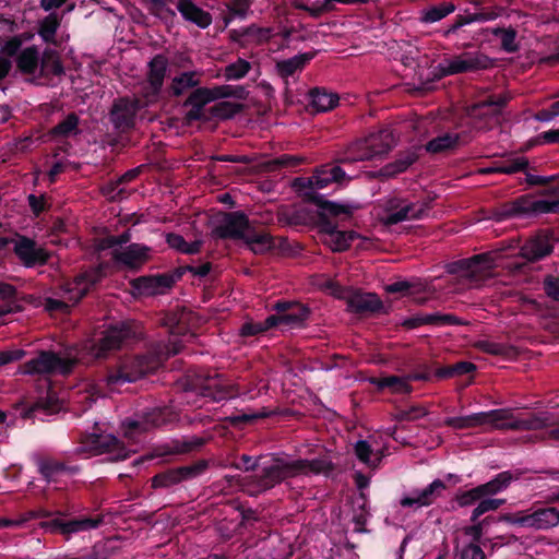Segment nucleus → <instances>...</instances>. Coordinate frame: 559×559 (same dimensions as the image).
<instances>
[{"label":"nucleus","mask_w":559,"mask_h":559,"mask_svg":"<svg viewBox=\"0 0 559 559\" xmlns=\"http://www.w3.org/2000/svg\"><path fill=\"white\" fill-rule=\"evenodd\" d=\"M333 468L331 461L322 457L316 460L274 459L263 468L261 488L269 489L280 481L299 475L328 473Z\"/></svg>","instance_id":"f257e3e1"},{"label":"nucleus","mask_w":559,"mask_h":559,"mask_svg":"<svg viewBox=\"0 0 559 559\" xmlns=\"http://www.w3.org/2000/svg\"><path fill=\"white\" fill-rule=\"evenodd\" d=\"M394 144L392 132L382 130L352 144L340 162L342 164H353L356 162L376 159L388 154Z\"/></svg>","instance_id":"f03ea898"},{"label":"nucleus","mask_w":559,"mask_h":559,"mask_svg":"<svg viewBox=\"0 0 559 559\" xmlns=\"http://www.w3.org/2000/svg\"><path fill=\"white\" fill-rule=\"evenodd\" d=\"M159 365L160 360L156 357L126 358L110 371L107 380L112 386L134 382L155 371Z\"/></svg>","instance_id":"7ed1b4c3"},{"label":"nucleus","mask_w":559,"mask_h":559,"mask_svg":"<svg viewBox=\"0 0 559 559\" xmlns=\"http://www.w3.org/2000/svg\"><path fill=\"white\" fill-rule=\"evenodd\" d=\"M100 277L102 273L99 269L78 276L63 288L62 299L47 298L45 308L49 311L67 309L69 305L76 304Z\"/></svg>","instance_id":"20e7f679"},{"label":"nucleus","mask_w":559,"mask_h":559,"mask_svg":"<svg viewBox=\"0 0 559 559\" xmlns=\"http://www.w3.org/2000/svg\"><path fill=\"white\" fill-rule=\"evenodd\" d=\"M352 179L341 166H324L318 169L310 178L300 183V192L305 197L316 200L318 190L329 187L331 183H344Z\"/></svg>","instance_id":"39448f33"},{"label":"nucleus","mask_w":559,"mask_h":559,"mask_svg":"<svg viewBox=\"0 0 559 559\" xmlns=\"http://www.w3.org/2000/svg\"><path fill=\"white\" fill-rule=\"evenodd\" d=\"M551 194H555L557 201L535 200L532 197H522L511 204L506 205L503 212L500 214L502 217L515 215H532L540 213L556 212L559 210V185L551 189Z\"/></svg>","instance_id":"423d86ee"},{"label":"nucleus","mask_w":559,"mask_h":559,"mask_svg":"<svg viewBox=\"0 0 559 559\" xmlns=\"http://www.w3.org/2000/svg\"><path fill=\"white\" fill-rule=\"evenodd\" d=\"M501 519L510 524L543 531L559 524V510L556 508H544L528 514H507Z\"/></svg>","instance_id":"0eeeda50"},{"label":"nucleus","mask_w":559,"mask_h":559,"mask_svg":"<svg viewBox=\"0 0 559 559\" xmlns=\"http://www.w3.org/2000/svg\"><path fill=\"white\" fill-rule=\"evenodd\" d=\"M74 364L75 359L73 358L60 357L51 352H43L37 357L24 364L23 372L27 374L67 373L72 369Z\"/></svg>","instance_id":"6e6552de"},{"label":"nucleus","mask_w":559,"mask_h":559,"mask_svg":"<svg viewBox=\"0 0 559 559\" xmlns=\"http://www.w3.org/2000/svg\"><path fill=\"white\" fill-rule=\"evenodd\" d=\"M493 61L481 52H464L440 64L441 75H451L468 71L486 70Z\"/></svg>","instance_id":"1a4fd4ad"},{"label":"nucleus","mask_w":559,"mask_h":559,"mask_svg":"<svg viewBox=\"0 0 559 559\" xmlns=\"http://www.w3.org/2000/svg\"><path fill=\"white\" fill-rule=\"evenodd\" d=\"M324 287L330 294L344 298L349 310L355 312L377 311L381 309L382 302L377 295L361 292H346L332 282H326Z\"/></svg>","instance_id":"9d476101"},{"label":"nucleus","mask_w":559,"mask_h":559,"mask_svg":"<svg viewBox=\"0 0 559 559\" xmlns=\"http://www.w3.org/2000/svg\"><path fill=\"white\" fill-rule=\"evenodd\" d=\"M251 229L245 214L240 212L223 214L216 222L213 234L219 238L245 239Z\"/></svg>","instance_id":"9b49d317"},{"label":"nucleus","mask_w":559,"mask_h":559,"mask_svg":"<svg viewBox=\"0 0 559 559\" xmlns=\"http://www.w3.org/2000/svg\"><path fill=\"white\" fill-rule=\"evenodd\" d=\"M130 334L131 331L126 324L115 325L105 332L97 345H92L85 349L91 357L103 358L107 352L119 348Z\"/></svg>","instance_id":"f8f14e48"},{"label":"nucleus","mask_w":559,"mask_h":559,"mask_svg":"<svg viewBox=\"0 0 559 559\" xmlns=\"http://www.w3.org/2000/svg\"><path fill=\"white\" fill-rule=\"evenodd\" d=\"M445 486L441 480H435L421 489H413L405 493L400 500V504L406 509L417 510L431 504L438 496L444 490Z\"/></svg>","instance_id":"ddd939ff"},{"label":"nucleus","mask_w":559,"mask_h":559,"mask_svg":"<svg viewBox=\"0 0 559 559\" xmlns=\"http://www.w3.org/2000/svg\"><path fill=\"white\" fill-rule=\"evenodd\" d=\"M318 233L321 241L332 251H344L359 236L353 231L338 230L329 221L318 222Z\"/></svg>","instance_id":"4468645a"},{"label":"nucleus","mask_w":559,"mask_h":559,"mask_svg":"<svg viewBox=\"0 0 559 559\" xmlns=\"http://www.w3.org/2000/svg\"><path fill=\"white\" fill-rule=\"evenodd\" d=\"M14 252L24 266L32 267L37 264H45L49 258L48 252L40 246L26 237H20L14 243Z\"/></svg>","instance_id":"2eb2a0df"},{"label":"nucleus","mask_w":559,"mask_h":559,"mask_svg":"<svg viewBox=\"0 0 559 559\" xmlns=\"http://www.w3.org/2000/svg\"><path fill=\"white\" fill-rule=\"evenodd\" d=\"M424 212L425 207L423 204L391 200L388 204L385 216L382 219L385 224H396L405 219L419 218Z\"/></svg>","instance_id":"dca6fc26"},{"label":"nucleus","mask_w":559,"mask_h":559,"mask_svg":"<svg viewBox=\"0 0 559 559\" xmlns=\"http://www.w3.org/2000/svg\"><path fill=\"white\" fill-rule=\"evenodd\" d=\"M481 427L486 429L519 430V417L508 408L481 412Z\"/></svg>","instance_id":"f3484780"},{"label":"nucleus","mask_w":559,"mask_h":559,"mask_svg":"<svg viewBox=\"0 0 559 559\" xmlns=\"http://www.w3.org/2000/svg\"><path fill=\"white\" fill-rule=\"evenodd\" d=\"M206 464L204 462H200L190 466H183L176 469L168 471L164 474L157 475L153 478V486L155 487H168L180 481L190 479L200 473H202L205 468Z\"/></svg>","instance_id":"a211bd4d"},{"label":"nucleus","mask_w":559,"mask_h":559,"mask_svg":"<svg viewBox=\"0 0 559 559\" xmlns=\"http://www.w3.org/2000/svg\"><path fill=\"white\" fill-rule=\"evenodd\" d=\"M384 452L385 447L374 436L357 441L355 444V453L358 460L372 467L381 462Z\"/></svg>","instance_id":"6ab92c4d"},{"label":"nucleus","mask_w":559,"mask_h":559,"mask_svg":"<svg viewBox=\"0 0 559 559\" xmlns=\"http://www.w3.org/2000/svg\"><path fill=\"white\" fill-rule=\"evenodd\" d=\"M173 285V278L167 275L141 277L133 281V287L140 295L153 296L165 294Z\"/></svg>","instance_id":"aec40b11"},{"label":"nucleus","mask_w":559,"mask_h":559,"mask_svg":"<svg viewBox=\"0 0 559 559\" xmlns=\"http://www.w3.org/2000/svg\"><path fill=\"white\" fill-rule=\"evenodd\" d=\"M138 110L135 102L130 99H119L114 104L110 112V119L119 129H127L132 126Z\"/></svg>","instance_id":"412c9836"},{"label":"nucleus","mask_w":559,"mask_h":559,"mask_svg":"<svg viewBox=\"0 0 559 559\" xmlns=\"http://www.w3.org/2000/svg\"><path fill=\"white\" fill-rule=\"evenodd\" d=\"M100 523V519H90L83 518L80 520H73L69 522H60L55 520L52 522H44L40 524L43 528L50 530L51 532L55 530H60V532L64 535H70L73 533L90 531L96 528Z\"/></svg>","instance_id":"4be33fe9"},{"label":"nucleus","mask_w":559,"mask_h":559,"mask_svg":"<svg viewBox=\"0 0 559 559\" xmlns=\"http://www.w3.org/2000/svg\"><path fill=\"white\" fill-rule=\"evenodd\" d=\"M506 100L502 97L496 99L480 102L471 107L468 114L474 119L488 118V121L484 127H491L492 122H498V116L501 112V108Z\"/></svg>","instance_id":"5701e85b"},{"label":"nucleus","mask_w":559,"mask_h":559,"mask_svg":"<svg viewBox=\"0 0 559 559\" xmlns=\"http://www.w3.org/2000/svg\"><path fill=\"white\" fill-rule=\"evenodd\" d=\"M195 388L200 390L202 395L210 396L213 400L231 396L228 393V385L217 374L199 377Z\"/></svg>","instance_id":"b1692460"},{"label":"nucleus","mask_w":559,"mask_h":559,"mask_svg":"<svg viewBox=\"0 0 559 559\" xmlns=\"http://www.w3.org/2000/svg\"><path fill=\"white\" fill-rule=\"evenodd\" d=\"M114 259L129 267H136L148 258V248L133 243L112 252Z\"/></svg>","instance_id":"393cba45"},{"label":"nucleus","mask_w":559,"mask_h":559,"mask_svg":"<svg viewBox=\"0 0 559 559\" xmlns=\"http://www.w3.org/2000/svg\"><path fill=\"white\" fill-rule=\"evenodd\" d=\"M168 61L165 57L155 56L148 63L147 84L152 95H157L166 76Z\"/></svg>","instance_id":"a878e982"},{"label":"nucleus","mask_w":559,"mask_h":559,"mask_svg":"<svg viewBox=\"0 0 559 559\" xmlns=\"http://www.w3.org/2000/svg\"><path fill=\"white\" fill-rule=\"evenodd\" d=\"M552 245L548 235L542 234L530 239L521 249V254L528 261H535L549 254Z\"/></svg>","instance_id":"bb28decb"},{"label":"nucleus","mask_w":559,"mask_h":559,"mask_svg":"<svg viewBox=\"0 0 559 559\" xmlns=\"http://www.w3.org/2000/svg\"><path fill=\"white\" fill-rule=\"evenodd\" d=\"M276 309L278 311L288 312L275 316L277 319V325H285L288 328L299 326L302 322L308 318V309L301 305H287V304H277Z\"/></svg>","instance_id":"cd10ccee"},{"label":"nucleus","mask_w":559,"mask_h":559,"mask_svg":"<svg viewBox=\"0 0 559 559\" xmlns=\"http://www.w3.org/2000/svg\"><path fill=\"white\" fill-rule=\"evenodd\" d=\"M177 9L187 21L201 28H206L212 23L210 13L197 7L192 0H178Z\"/></svg>","instance_id":"c85d7f7f"},{"label":"nucleus","mask_w":559,"mask_h":559,"mask_svg":"<svg viewBox=\"0 0 559 559\" xmlns=\"http://www.w3.org/2000/svg\"><path fill=\"white\" fill-rule=\"evenodd\" d=\"M177 9L187 21L201 28H206L212 23L210 13L197 7L192 0H178Z\"/></svg>","instance_id":"c756f323"},{"label":"nucleus","mask_w":559,"mask_h":559,"mask_svg":"<svg viewBox=\"0 0 559 559\" xmlns=\"http://www.w3.org/2000/svg\"><path fill=\"white\" fill-rule=\"evenodd\" d=\"M230 95L229 88L226 86H218L214 88H198L187 99L186 105L190 107H201L204 105L223 97Z\"/></svg>","instance_id":"7c9ffc66"},{"label":"nucleus","mask_w":559,"mask_h":559,"mask_svg":"<svg viewBox=\"0 0 559 559\" xmlns=\"http://www.w3.org/2000/svg\"><path fill=\"white\" fill-rule=\"evenodd\" d=\"M412 379H417V377L389 376L379 379H373L371 382L376 384L379 389H389L391 393L406 394L409 393L412 390V386L409 385V381Z\"/></svg>","instance_id":"2f4dec72"},{"label":"nucleus","mask_w":559,"mask_h":559,"mask_svg":"<svg viewBox=\"0 0 559 559\" xmlns=\"http://www.w3.org/2000/svg\"><path fill=\"white\" fill-rule=\"evenodd\" d=\"M316 204L320 207L319 222L328 221L329 216H350L354 207L348 204H341L318 198L314 200Z\"/></svg>","instance_id":"473e14b6"},{"label":"nucleus","mask_w":559,"mask_h":559,"mask_svg":"<svg viewBox=\"0 0 559 559\" xmlns=\"http://www.w3.org/2000/svg\"><path fill=\"white\" fill-rule=\"evenodd\" d=\"M16 67L23 74H34L38 68L39 52L35 46L23 49L16 56Z\"/></svg>","instance_id":"72a5a7b5"},{"label":"nucleus","mask_w":559,"mask_h":559,"mask_svg":"<svg viewBox=\"0 0 559 559\" xmlns=\"http://www.w3.org/2000/svg\"><path fill=\"white\" fill-rule=\"evenodd\" d=\"M460 145V136L455 133H445L432 139L426 144V151L431 154L445 153Z\"/></svg>","instance_id":"f704fd0d"},{"label":"nucleus","mask_w":559,"mask_h":559,"mask_svg":"<svg viewBox=\"0 0 559 559\" xmlns=\"http://www.w3.org/2000/svg\"><path fill=\"white\" fill-rule=\"evenodd\" d=\"M555 424L548 413L530 414L526 417H519V430H539Z\"/></svg>","instance_id":"c9c22d12"},{"label":"nucleus","mask_w":559,"mask_h":559,"mask_svg":"<svg viewBox=\"0 0 559 559\" xmlns=\"http://www.w3.org/2000/svg\"><path fill=\"white\" fill-rule=\"evenodd\" d=\"M313 58V53H301L293 58L278 61L276 68L282 76L293 75L295 72L301 70L305 64Z\"/></svg>","instance_id":"e433bc0d"},{"label":"nucleus","mask_w":559,"mask_h":559,"mask_svg":"<svg viewBox=\"0 0 559 559\" xmlns=\"http://www.w3.org/2000/svg\"><path fill=\"white\" fill-rule=\"evenodd\" d=\"M200 84V73L197 71L183 72L173 79L170 88L175 95H181Z\"/></svg>","instance_id":"4c0bfd02"},{"label":"nucleus","mask_w":559,"mask_h":559,"mask_svg":"<svg viewBox=\"0 0 559 559\" xmlns=\"http://www.w3.org/2000/svg\"><path fill=\"white\" fill-rule=\"evenodd\" d=\"M513 479L514 477L510 472H502L490 481L479 485V487L481 489L483 496L492 497L508 488Z\"/></svg>","instance_id":"58836bf2"},{"label":"nucleus","mask_w":559,"mask_h":559,"mask_svg":"<svg viewBox=\"0 0 559 559\" xmlns=\"http://www.w3.org/2000/svg\"><path fill=\"white\" fill-rule=\"evenodd\" d=\"M246 243L254 253H264L273 248L274 243L271 236L266 233H255L249 230L245 238Z\"/></svg>","instance_id":"ea45409f"},{"label":"nucleus","mask_w":559,"mask_h":559,"mask_svg":"<svg viewBox=\"0 0 559 559\" xmlns=\"http://www.w3.org/2000/svg\"><path fill=\"white\" fill-rule=\"evenodd\" d=\"M417 158L418 155L415 151L405 152L394 163L388 164L381 170V174L383 176H395L405 171Z\"/></svg>","instance_id":"a19ab883"},{"label":"nucleus","mask_w":559,"mask_h":559,"mask_svg":"<svg viewBox=\"0 0 559 559\" xmlns=\"http://www.w3.org/2000/svg\"><path fill=\"white\" fill-rule=\"evenodd\" d=\"M338 103L336 94L316 90L311 93V105L317 111L333 109Z\"/></svg>","instance_id":"79ce46f5"},{"label":"nucleus","mask_w":559,"mask_h":559,"mask_svg":"<svg viewBox=\"0 0 559 559\" xmlns=\"http://www.w3.org/2000/svg\"><path fill=\"white\" fill-rule=\"evenodd\" d=\"M40 72L43 75H61L63 67L55 50H46L41 58Z\"/></svg>","instance_id":"37998d69"},{"label":"nucleus","mask_w":559,"mask_h":559,"mask_svg":"<svg viewBox=\"0 0 559 559\" xmlns=\"http://www.w3.org/2000/svg\"><path fill=\"white\" fill-rule=\"evenodd\" d=\"M97 444L95 447V449L98 451V452H117V455L116 457L117 459H126L128 456V453L123 451L122 447L120 445V442L119 440L111 436V435H107V436H99L97 438Z\"/></svg>","instance_id":"c03bdc74"},{"label":"nucleus","mask_w":559,"mask_h":559,"mask_svg":"<svg viewBox=\"0 0 559 559\" xmlns=\"http://www.w3.org/2000/svg\"><path fill=\"white\" fill-rule=\"evenodd\" d=\"M167 243L178 250L179 252L193 254L199 252L201 247V241L195 240L193 242H187L182 236L176 234H168L166 236Z\"/></svg>","instance_id":"a18cd8bd"},{"label":"nucleus","mask_w":559,"mask_h":559,"mask_svg":"<svg viewBox=\"0 0 559 559\" xmlns=\"http://www.w3.org/2000/svg\"><path fill=\"white\" fill-rule=\"evenodd\" d=\"M167 421V417L165 412L156 408L153 409L150 414H147L143 421H131L128 424L129 428H141L142 430H147L151 427H156L165 424Z\"/></svg>","instance_id":"49530a36"},{"label":"nucleus","mask_w":559,"mask_h":559,"mask_svg":"<svg viewBox=\"0 0 559 559\" xmlns=\"http://www.w3.org/2000/svg\"><path fill=\"white\" fill-rule=\"evenodd\" d=\"M504 499L484 496V498L479 499L478 504L473 510L471 521L476 522L480 515H483L486 512L498 510L502 504H504Z\"/></svg>","instance_id":"de8ad7c7"},{"label":"nucleus","mask_w":559,"mask_h":559,"mask_svg":"<svg viewBox=\"0 0 559 559\" xmlns=\"http://www.w3.org/2000/svg\"><path fill=\"white\" fill-rule=\"evenodd\" d=\"M444 424L454 429H468L481 427V414L477 413L469 416L451 417L445 419Z\"/></svg>","instance_id":"09e8293b"},{"label":"nucleus","mask_w":559,"mask_h":559,"mask_svg":"<svg viewBox=\"0 0 559 559\" xmlns=\"http://www.w3.org/2000/svg\"><path fill=\"white\" fill-rule=\"evenodd\" d=\"M277 325V319L275 316H270L263 322H246L241 329L240 333L243 336L255 335L267 331L269 329Z\"/></svg>","instance_id":"8fccbe9b"},{"label":"nucleus","mask_w":559,"mask_h":559,"mask_svg":"<svg viewBox=\"0 0 559 559\" xmlns=\"http://www.w3.org/2000/svg\"><path fill=\"white\" fill-rule=\"evenodd\" d=\"M59 25L60 19L56 14H49L41 21L38 33L45 41H53Z\"/></svg>","instance_id":"3c124183"},{"label":"nucleus","mask_w":559,"mask_h":559,"mask_svg":"<svg viewBox=\"0 0 559 559\" xmlns=\"http://www.w3.org/2000/svg\"><path fill=\"white\" fill-rule=\"evenodd\" d=\"M454 11V5L451 3H443L438 7H432L423 12L421 21L425 23H435Z\"/></svg>","instance_id":"603ef678"},{"label":"nucleus","mask_w":559,"mask_h":559,"mask_svg":"<svg viewBox=\"0 0 559 559\" xmlns=\"http://www.w3.org/2000/svg\"><path fill=\"white\" fill-rule=\"evenodd\" d=\"M527 165L528 160L525 157L516 156L503 162L501 165L496 166L495 170H498L501 174H514L525 170Z\"/></svg>","instance_id":"864d4df0"},{"label":"nucleus","mask_w":559,"mask_h":559,"mask_svg":"<svg viewBox=\"0 0 559 559\" xmlns=\"http://www.w3.org/2000/svg\"><path fill=\"white\" fill-rule=\"evenodd\" d=\"M250 70V63L245 59H238L236 62L225 68V76L228 80H239Z\"/></svg>","instance_id":"5fc2aeb1"},{"label":"nucleus","mask_w":559,"mask_h":559,"mask_svg":"<svg viewBox=\"0 0 559 559\" xmlns=\"http://www.w3.org/2000/svg\"><path fill=\"white\" fill-rule=\"evenodd\" d=\"M32 38H33L32 34L13 36L4 41V44L1 47V51L5 55V57L10 58L17 53L23 41L29 40Z\"/></svg>","instance_id":"6e6d98bb"},{"label":"nucleus","mask_w":559,"mask_h":559,"mask_svg":"<svg viewBox=\"0 0 559 559\" xmlns=\"http://www.w3.org/2000/svg\"><path fill=\"white\" fill-rule=\"evenodd\" d=\"M240 110V105L230 102H222L211 108L215 118L227 119L236 115Z\"/></svg>","instance_id":"4d7b16f0"},{"label":"nucleus","mask_w":559,"mask_h":559,"mask_svg":"<svg viewBox=\"0 0 559 559\" xmlns=\"http://www.w3.org/2000/svg\"><path fill=\"white\" fill-rule=\"evenodd\" d=\"M466 267L473 273H483L492 267V260L488 255H477L466 262Z\"/></svg>","instance_id":"13d9d810"},{"label":"nucleus","mask_w":559,"mask_h":559,"mask_svg":"<svg viewBox=\"0 0 559 559\" xmlns=\"http://www.w3.org/2000/svg\"><path fill=\"white\" fill-rule=\"evenodd\" d=\"M271 414H273V412L266 411L265 408H263L259 412L243 413L241 415L231 416L228 419L234 425L241 424V423L248 424V423H253L258 419L269 417Z\"/></svg>","instance_id":"bf43d9fd"},{"label":"nucleus","mask_w":559,"mask_h":559,"mask_svg":"<svg viewBox=\"0 0 559 559\" xmlns=\"http://www.w3.org/2000/svg\"><path fill=\"white\" fill-rule=\"evenodd\" d=\"M481 498H484L481 489L479 486H477L473 489H469V490H466V491L460 493L456 497V502L460 507H468L476 502L478 503L479 499H481Z\"/></svg>","instance_id":"052dcab7"},{"label":"nucleus","mask_w":559,"mask_h":559,"mask_svg":"<svg viewBox=\"0 0 559 559\" xmlns=\"http://www.w3.org/2000/svg\"><path fill=\"white\" fill-rule=\"evenodd\" d=\"M78 122L79 119L75 115H69L62 122L53 128V133L67 136L76 130Z\"/></svg>","instance_id":"680f3d73"},{"label":"nucleus","mask_w":559,"mask_h":559,"mask_svg":"<svg viewBox=\"0 0 559 559\" xmlns=\"http://www.w3.org/2000/svg\"><path fill=\"white\" fill-rule=\"evenodd\" d=\"M426 316V324L430 325H450L459 324L461 321L452 314L431 313Z\"/></svg>","instance_id":"e2e57ef3"},{"label":"nucleus","mask_w":559,"mask_h":559,"mask_svg":"<svg viewBox=\"0 0 559 559\" xmlns=\"http://www.w3.org/2000/svg\"><path fill=\"white\" fill-rule=\"evenodd\" d=\"M428 414L427 409L421 406H412L409 409L400 411L396 413L397 420H416Z\"/></svg>","instance_id":"0e129e2a"},{"label":"nucleus","mask_w":559,"mask_h":559,"mask_svg":"<svg viewBox=\"0 0 559 559\" xmlns=\"http://www.w3.org/2000/svg\"><path fill=\"white\" fill-rule=\"evenodd\" d=\"M60 409L59 405L52 397H48L46 401L37 402L31 409L32 413L44 412L46 414H52Z\"/></svg>","instance_id":"69168bd1"},{"label":"nucleus","mask_w":559,"mask_h":559,"mask_svg":"<svg viewBox=\"0 0 559 559\" xmlns=\"http://www.w3.org/2000/svg\"><path fill=\"white\" fill-rule=\"evenodd\" d=\"M485 554L483 551V549L475 545V544H469L467 546H465L462 551H461V556H460V559H485Z\"/></svg>","instance_id":"338daca9"},{"label":"nucleus","mask_w":559,"mask_h":559,"mask_svg":"<svg viewBox=\"0 0 559 559\" xmlns=\"http://www.w3.org/2000/svg\"><path fill=\"white\" fill-rule=\"evenodd\" d=\"M544 287L548 297L559 300V278L548 276L544 282Z\"/></svg>","instance_id":"774afa93"}]
</instances>
